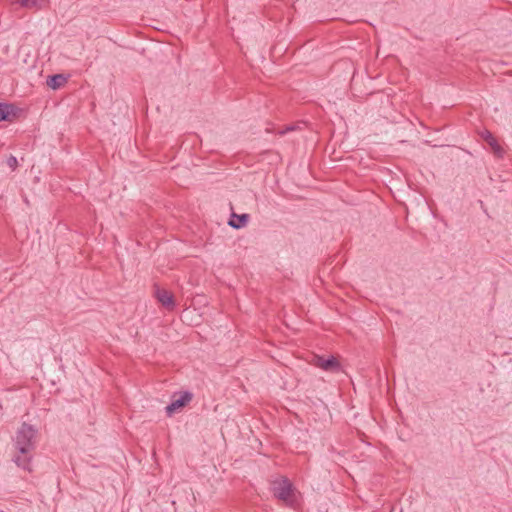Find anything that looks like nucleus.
<instances>
[{"label":"nucleus","mask_w":512,"mask_h":512,"mask_svg":"<svg viewBox=\"0 0 512 512\" xmlns=\"http://www.w3.org/2000/svg\"><path fill=\"white\" fill-rule=\"evenodd\" d=\"M294 129H295V127H294V126H287V127L285 128V130H283V131H281V132H280V134H285V133H287V132H289V131H293Z\"/></svg>","instance_id":"nucleus-12"},{"label":"nucleus","mask_w":512,"mask_h":512,"mask_svg":"<svg viewBox=\"0 0 512 512\" xmlns=\"http://www.w3.org/2000/svg\"><path fill=\"white\" fill-rule=\"evenodd\" d=\"M67 81V78L63 74H55L49 76L47 79V85L53 90H56L63 86Z\"/></svg>","instance_id":"nucleus-8"},{"label":"nucleus","mask_w":512,"mask_h":512,"mask_svg":"<svg viewBox=\"0 0 512 512\" xmlns=\"http://www.w3.org/2000/svg\"><path fill=\"white\" fill-rule=\"evenodd\" d=\"M192 400V393L185 391L178 396H173L171 403L165 408L166 414L172 416L177 410L184 407Z\"/></svg>","instance_id":"nucleus-3"},{"label":"nucleus","mask_w":512,"mask_h":512,"mask_svg":"<svg viewBox=\"0 0 512 512\" xmlns=\"http://www.w3.org/2000/svg\"><path fill=\"white\" fill-rule=\"evenodd\" d=\"M481 138L491 147L493 153L498 158H502L504 156V149L498 144L495 137L488 130H483L480 133Z\"/></svg>","instance_id":"nucleus-4"},{"label":"nucleus","mask_w":512,"mask_h":512,"mask_svg":"<svg viewBox=\"0 0 512 512\" xmlns=\"http://www.w3.org/2000/svg\"><path fill=\"white\" fill-rule=\"evenodd\" d=\"M7 164L10 168L14 169L17 166V158L10 156L7 160Z\"/></svg>","instance_id":"nucleus-11"},{"label":"nucleus","mask_w":512,"mask_h":512,"mask_svg":"<svg viewBox=\"0 0 512 512\" xmlns=\"http://www.w3.org/2000/svg\"><path fill=\"white\" fill-rule=\"evenodd\" d=\"M10 115H14V107L9 104L0 103V121L8 120Z\"/></svg>","instance_id":"nucleus-10"},{"label":"nucleus","mask_w":512,"mask_h":512,"mask_svg":"<svg viewBox=\"0 0 512 512\" xmlns=\"http://www.w3.org/2000/svg\"><path fill=\"white\" fill-rule=\"evenodd\" d=\"M249 221V215L244 213L241 215H237L235 213H232L228 225L231 226L234 229H240L246 226V224Z\"/></svg>","instance_id":"nucleus-7"},{"label":"nucleus","mask_w":512,"mask_h":512,"mask_svg":"<svg viewBox=\"0 0 512 512\" xmlns=\"http://www.w3.org/2000/svg\"><path fill=\"white\" fill-rule=\"evenodd\" d=\"M38 429L27 423H23L16 431L13 438V445L16 454L13 462L23 470H31V460L37 444Z\"/></svg>","instance_id":"nucleus-1"},{"label":"nucleus","mask_w":512,"mask_h":512,"mask_svg":"<svg viewBox=\"0 0 512 512\" xmlns=\"http://www.w3.org/2000/svg\"><path fill=\"white\" fill-rule=\"evenodd\" d=\"M273 495L288 506H293L295 502V489L292 483L286 477L275 479L272 482Z\"/></svg>","instance_id":"nucleus-2"},{"label":"nucleus","mask_w":512,"mask_h":512,"mask_svg":"<svg viewBox=\"0 0 512 512\" xmlns=\"http://www.w3.org/2000/svg\"><path fill=\"white\" fill-rule=\"evenodd\" d=\"M156 298L158 299V301L166 308L168 309H173L174 308V299H173V295L167 291V290H164V289H157L156 290Z\"/></svg>","instance_id":"nucleus-6"},{"label":"nucleus","mask_w":512,"mask_h":512,"mask_svg":"<svg viewBox=\"0 0 512 512\" xmlns=\"http://www.w3.org/2000/svg\"><path fill=\"white\" fill-rule=\"evenodd\" d=\"M315 366L321 368L324 371H337L340 368L339 362L334 357L325 359L318 356L315 359Z\"/></svg>","instance_id":"nucleus-5"},{"label":"nucleus","mask_w":512,"mask_h":512,"mask_svg":"<svg viewBox=\"0 0 512 512\" xmlns=\"http://www.w3.org/2000/svg\"><path fill=\"white\" fill-rule=\"evenodd\" d=\"M16 3L25 9H41L44 5L43 0H16Z\"/></svg>","instance_id":"nucleus-9"}]
</instances>
